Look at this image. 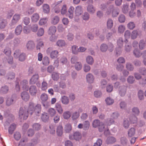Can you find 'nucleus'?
Masks as SVG:
<instances>
[{"label": "nucleus", "instance_id": "c756f323", "mask_svg": "<svg viewBox=\"0 0 146 146\" xmlns=\"http://www.w3.org/2000/svg\"><path fill=\"white\" fill-rule=\"evenodd\" d=\"M61 100L62 103L66 105L69 102V99L65 96H63L61 97Z\"/></svg>", "mask_w": 146, "mask_h": 146}, {"label": "nucleus", "instance_id": "052dcab7", "mask_svg": "<svg viewBox=\"0 0 146 146\" xmlns=\"http://www.w3.org/2000/svg\"><path fill=\"white\" fill-rule=\"evenodd\" d=\"M34 11V8L33 7H30L27 8L26 11V13L28 15H31L32 14Z\"/></svg>", "mask_w": 146, "mask_h": 146}, {"label": "nucleus", "instance_id": "f704fd0d", "mask_svg": "<svg viewBox=\"0 0 146 146\" xmlns=\"http://www.w3.org/2000/svg\"><path fill=\"white\" fill-rule=\"evenodd\" d=\"M7 21L4 19H3L0 23V29H3L7 26Z\"/></svg>", "mask_w": 146, "mask_h": 146}, {"label": "nucleus", "instance_id": "09e8293b", "mask_svg": "<svg viewBox=\"0 0 146 146\" xmlns=\"http://www.w3.org/2000/svg\"><path fill=\"white\" fill-rule=\"evenodd\" d=\"M57 45L59 47H62L64 46L65 45V42L64 40H60L57 41L56 42Z\"/></svg>", "mask_w": 146, "mask_h": 146}, {"label": "nucleus", "instance_id": "cd10ccee", "mask_svg": "<svg viewBox=\"0 0 146 146\" xmlns=\"http://www.w3.org/2000/svg\"><path fill=\"white\" fill-rule=\"evenodd\" d=\"M73 137L74 139L78 141L81 137V134L78 132H76L74 133Z\"/></svg>", "mask_w": 146, "mask_h": 146}, {"label": "nucleus", "instance_id": "ddd939ff", "mask_svg": "<svg viewBox=\"0 0 146 146\" xmlns=\"http://www.w3.org/2000/svg\"><path fill=\"white\" fill-rule=\"evenodd\" d=\"M28 81L25 80H23L21 82V86L23 90L27 91L29 90V86H28Z\"/></svg>", "mask_w": 146, "mask_h": 146}, {"label": "nucleus", "instance_id": "c85d7f7f", "mask_svg": "<svg viewBox=\"0 0 146 146\" xmlns=\"http://www.w3.org/2000/svg\"><path fill=\"white\" fill-rule=\"evenodd\" d=\"M3 52L7 56H9L11 54V49L9 47H6L4 50Z\"/></svg>", "mask_w": 146, "mask_h": 146}, {"label": "nucleus", "instance_id": "473e14b6", "mask_svg": "<svg viewBox=\"0 0 146 146\" xmlns=\"http://www.w3.org/2000/svg\"><path fill=\"white\" fill-rule=\"evenodd\" d=\"M50 62L49 58L47 56L43 57L42 60V64L45 66H47L49 64Z\"/></svg>", "mask_w": 146, "mask_h": 146}, {"label": "nucleus", "instance_id": "3c124183", "mask_svg": "<svg viewBox=\"0 0 146 146\" xmlns=\"http://www.w3.org/2000/svg\"><path fill=\"white\" fill-rule=\"evenodd\" d=\"M19 60L21 62L25 60L26 59V54L24 53H22L19 56Z\"/></svg>", "mask_w": 146, "mask_h": 146}, {"label": "nucleus", "instance_id": "4c0bfd02", "mask_svg": "<svg viewBox=\"0 0 146 146\" xmlns=\"http://www.w3.org/2000/svg\"><path fill=\"white\" fill-rule=\"evenodd\" d=\"M39 16L38 14L35 13L31 17L32 21L33 22H36L39 19Z\"/></svg>", "mask_w": 146, "mask_h": 146}, {"label": "nucleus", "instance_id": "58836bf2", "mask_svg": "<svg viewBox=\"0 0 146 146\" xmlns=\"http://www.w3.org/2000/svg\"><path fill=\"white\" fill-rule=\"evenodd\" d=\"M72 53L75 54H78L79 52V49L78 48V46L76 45H73L72 47Z\"/></svg>", "mask_w": 146, "mask_h": 146}, {"label": "nucleus", "instance_id": "603ef678", "mask_svg": "<svg viewBox=\"0 0 146 146\" xmlns=\"http://www.w3.org/2000/svg\"><path fill=\"white\" fill-rule=\"evenodd\" d=\"M63 116L64 119H68L70 117V113L69 111H65L64 113Z\"/></svg>", "mask_w": 146, "mask_h": 146}, {"label": "nucleus", "instance_id": "a211bd4d", "mask_svg": "<svg viewBox=\"0 0 146 146\" xmlns=\"http://www.w3.org/2000/svg\"><path fill=\"white\" fill-rule=\"evenodd\" d=\"M41 110V105L39 104H37L35 107L34 112L37 116H39V114Z\"/></svg>", "mask_w": 146, "mask_h": 146}, {"label": "nucleus", "instance_id": "0e129e2a", "mask_svg": "<svg viewBox=\"0 0 146 146\" xmlns=\"http://www.w3.org/2000/svg\"><path fill=\"white\" fill-rule=\"evenodd\" d=\"M52 79L54 81H57L59 78V75L58 73L54 72L52 74Z\"/></svg>", "mask_w": 146, "mask_h": 146}, {"label": "nucleus", "instance_id": "9b49d317", "mask_svg": "<svg viewBox=\"0 0 146 146\" xmlns=\"http://www.w3.org/2000/svg\"><path fill=\"white\" fill-rule=\"evenodd\" d=\"M35 46V44L34 42L32 40L29 41L26 45V47L28 50H33Z\"/></svg>", "mask_w": 146, "mask_h": 146}, {"label": "nucleus", "instance_id": "a878e982", "mask_svg": "<svg viewBox=\"0 0 146 146\" xmlns=\"http://www.w3.org/2000/svg\"><path fill=\"white\" fill-rule=\"evenodd\" d=\"M48 98V96L46 94H42L40 96V99L42 101V103L44 106H45V105L44 104V102L46 101Z\"/></svg>", "mask_w": 146, "mask_h": 146}, {"label": "nucleus", "instance_id": "f8f14e48", "mask_svg": "<svg viewBox=\"0 0 146 146\" xmlns=\"http://www.w3.org/2000/svg\"><path fill=\"white\" fill-rule=\"evenodd\" d=\"M87 81L89 83H93L94 80V78L93 75L91 73L87 74L86 76Z\"/></svg>", "mask_w": 146, "mask_h": 146}, {"label": "nucleus", "instance_id": "37998d69", "mask_svg": "<svg viewBox=\"0 0 146 146\" xmlns=\"http://www.w3.org/2000/svg\"><path fill=\"white\" fill-rule=\"evenodd\" d=\"M59 18L58 16H55L52 19L51 23L53 25L56 24L59 22Z\"/></svg>", "mask_w": 146, "mask_h": 146}, {"label": "nucleus", "instance_id": "0eeeda50", "mask_svg": "<svg viewBox=\"0 0 146 146\" xmlns=\"http://www.w3.org/2000/svg\"><path fill=\"white\" fill-rule=\"evenodd\" d=\"M39 75L38 74H35L33 75L29 81V84H34L38 82L39 79Z\"/></svg>", "mask_w": 146, "mask_h": 146}, {"label": "nucleus", "instance_id": "bf43d9fd", "mask_svg": "<svg viewBox=\"0 0 146 146\" xmlns=\"http://www.w3.org/2000/svg\"><path fill=\"white\" fill-rule=\"evenodd\" d=\"M138 98L140 100H142L144 99L143 92L141 90H139L138 92Z\"/></svg>", "mask_w": 146, "mask_h": 146}, {"label": "nucleus", "instance_id": "e433bc0d", "mask_svg": "<svg viewBox=\"0 0 146 146\" xmlns=\"http://www.w3.org/2000/svg\"><path fill=\"white\" fill-rule=\"evenodd\" d=\"M58 53V52L57 50H54L52 51L50 54V57L53 59L56 58L57 56Z\"/></svg>", "mask_w": 146, "mask_h": 146}, {"label": "nucleus", "instance_id": "6ab92c4d", "mask_svg": "<svg viewBox=\"0 0 146 146\" xmlns=\"http://www.w3.org/2000/svg\"><path fill=\"white\" fill-rule=\"evenodd\" d=\"M56 27L54 26L50 27L48 31V33L49 35H53L56 31Z\"/></svg>", "mask_w": 146, "mask_h": 146}, {"label": "nucleus", "instance_id": "9d476101", "mask_svg": "<svg viewBox=\"0 0 146 146\" xmlns=\"http://www.w3.org/2000/svg\"><path fill=\"white\" fill-rule=\"evenodd\" d=\"M21 97L23 100L25 101H28L30 98L29 94L27 92H23L21 94Z\"/></svg>", "mask_w": 146, "mask_h": 146}, {"label": "nucleus", "instance_id": "ea45409f", "mask_svg": "<svg viewBox=\"0 0 146 146\" xmlns=\"http://www.w3.org/2000/svg\"><path fill=\"white\" fill-rule=\"evenodd\" d=\"M86 62L88 64L92 65L94 63V60L93 58L91 56H88L86 58Z\"/></svg>", "mask_w": 146, "mask_h": 146}, {"label": "nucleus", "instance_id": "6e6552de", "mask_svg": "<svg viewBox=\"0 0 146 146\" xmlns=\"http://www.w3.org/2000/svg\"><path fill=\"white\" fill-rule=\"evenodd\" d=\"M35 105L34 103L32 102H29V108L27 110L28 112L31 115H32L34 112L35 110Z\"/></svg>", "mask_w": 146, "mask_h": 146}, {"label": "nucleus", "instance_id": "a18cd8bd", "mask_svg": "<svg viewBox=\"0 0 146 146\" xmlns=\"http://www.w3.org/2000/svg\"><path fill=\"white\" fill-rule=\"evenodd\" d=\"M105 101L106 104L108 105L112 104L113 102V100L110 97H107L105 100Z\"/></svg>", "mask_w": 146, "mask_h": 146}, {"label": "nucleus", "instance_id": "13d9d810", "mask_svg": "<svg viewBox=\"0 0 146 146\" xmlns=\"http://www.w3.org/2000/svg\"><path fill=\"white\" fill-rule=\"evenodd\" d=\"M133 54L137 57H139L142 54L139 50L137 49H135L133 51Z\"/></svg>", "mask_w": 146, "mask_h": 146}, {"label": "nucleus", "instance_id": "4468645a", "mask_svg": "<svg viewBox=\"0 0 146 146\" xmlns=\"http://www.w3.org/2000/svg\"><path fill=\"white\" fill-rule=\"evenodd\" d=\"M116 139L115 137L112 136L108 137L106 141V142L108 144H112L116 141Z\"/></svg>", "mask_w": 146, "mask_h": 146}, {"label": "nucleus", "instance_id": "72a5a7b5", "mask_svg": "<svg viewBox=\"0 0 146 146\" xmlns=\"http://www.w3.org/2000/svg\"><path fill=\"white\" fill-rule=\"evenodd\" d=\"M42 9L43 12L45 13H48L50 11L49 6L47 4H44L43 5Z\"/></svg>", "mask_w": 146, "mask_h": 146}, {"label": "nucleus", "instance_id": "864d4df0", "mask_svg": "<svg viewBox=\"0 0 146 146\" xmlns=\"http://www.w3.org/2000/svg\"><path fill=\"white\" fill-rule=\"evenodd\" d=\"M71 130L72 126L70 124H67L66 125L65 127V130L66 133H70Z\"/></svg>", "mask_w": 146, "mask_h": 146}, {"label": "nucleus", "instance_id": "8fccbe9b", "mask_svg": "<svg viewBox=\"0 0 146 146\" xmlns=\"http://www.w3.org/2000/svg\"><path fill=\"white\" fill-rule=\"evenodd\" d=\"M127 82L129 84H133L135 81V79L133 76H129L127 78Z\"/></svg>", "mask_w": 146, "mask_h": 146}, {"label": "nucleus", "instance_id": "c9c22d12", "mask_svg": "<svg viewBox=\"0 0 146 146\" xmlns=\"http://www.w3.org/2000/svg\"><path fill=\"white\" fill-rule=\"evenodd\" d=\"M59 62L62 65H66L67 62L68 60L66 57L63 56L60 59Z\"/></svg>", "mask_w": 146, "mask_h": 146}, {"label": "nucleus", "instance_id": "4be33fe9", "mask_svg": "<svg viewBox=\"0 0 146 146\" xmlns=\"http://www.w3.org/2000/svg\"><path fill=\"white\" fill-rule=\"evenodd\" d=\"M49 117L47 113H44L42 114L41 116V119L44 122H47L49 120Z\"/></svg>", "mask_w": 146, "mask_h": 146}, {"label": "nucleus", "instance_id": "de8ad7c7", "mask_svg": "<svg viewBox=\"0 0 146 146\" xmlns=\"http://www.w3.org/2000/svg\"><path fill=\"white\" fill-rule=\"evenodd\" d=\"M33 128L35 130L38 131L40 129L41 125L39 123H35L33 125Z\"/></svg>", "mask_w": 146, "mask_h": 146}, {"label": "nucleus", "instance_id": "c03bdc74", "mask_svg": "<svg viewBox=\"0 0 146 146\" xmlns=\"http://www.w3.org/2000/svg\"><path fill=\"white\" fill-rule=\"evenodd\" d=\"M135 132V129L134 128H131L129 129L128 131V136L130 137H131L133 136Z\"/></svg>", "mask_w": 146, "mask_h": 146}, {"label": "nucleus", "instance_id": "49530a36", "mask_svg": "<svg viewBox=\"0 0 146 146\" xmlns=\"http://www.w3.org/2000/svg\"><path fill=\"white\" fill-rule=\"evenodd\" d=\"M75 69L77 70H80L82 68V65L80 62H78L75 64Z\"/></svg>", "mask_w": 146, "mask_h": 146}, {"label": "nucleus", "instance_id": "f257e3e1", "mask_svg": "<svg viewBox=\"0 0 146 146\" xmlns=\"http://www.w3.org/2000/svg\"><path fill=\"white\" fill-rule=\"evenodd\" d=\"M137 121V117L134 115H132L129 118L124 119L123 123V126L125 128H128L130 124L129 121L131 123L134 124L136 123Z\"/></svg>", "mask_w": 146, "mask_h": 146}, {"label": "nucleus", "instance_id": "7c9ffc66", "mask_svg": "<svg viewBox=\"0 0 146 146\" xmlns=\"http://www.w3.org/2000/svg\"><path fill=\"white\" fill-rule=\"evenodd\" d=\"M9 90V88L6 85H5L4 86H2L0 89L1 92L3 94H7Z\"/></svg>", "mask_w": 146, "mask_h": 146}, {"label": "nucleus", "instance_id": "39448f33", "mask_svg": "<svg viewBox=\"0 0 146 146\" xmlns=\"http://www.w3.org/2000/svg\"><path fill=\"white\" fill-rule=\"evenodd\" d=\"M29 92L31 95L32 96H35L37 92V90L35 86L32 85L29 88Z\"/></svg>", "mask_w": 146, "mask_h": 146}, {"label": "nucleus", "instance_id": "5701e85b", "mask_svg": "<svg viewBox=\"0 0 146 146\" xmlns=\"http://www.w3.org/2000/svg\"><path fill=\"white\" fill-rule=\"evenodd\" d=\"M102 122H100V121L98 119H96L94 120L92 123V126L94 128L98 127Z\"/></svg>", "mask_w": 146, "mask_h": 146}, {"label": "nucleus", "instance_id": "aec40b11", "mask_svg": "<svg viewBox=\"0 0 146 146\" xmlns=\"http://www.w3.org/2000/svg\"><path fill=\"white\" fill-rule=\"evenodd\" d=\"M88 11L90 13L93 14L96 11L95 8L92 5H88L87 7Z\"/></svg>", "mask_w": 146, "mask_h": 146}, {"label": "nucleus", "instance_id": "680f3d73", "mask_svg": "<svg viewBox=\"0 0 146 146\" xmlns=\"http://www.w3.org/2000/svg\"><path fill=\"white\" fill-rule=\"evenodd\" d=\"M48 112L50 115L52 117L56 114V111L54 108H51L48 110Z\"/></svg>", "mask_w": 146, "mask_h": 146}, {"label": "nucleus", "instance_id": "423d86ee", "mask_svg": "<svg viewBox=\"0 0 146 146\" xmlns=\"http://www.w3.org/2000/svg\"><path fill=\"white\" fill-rule=\"evenodd\" d=\"M127 87L124 86H120L119 88V94L121 97L124 96L126 92Z\"/></svg>", "mask_w": 146, "mask_h": 146}, {"label": "nucleus", "instance_id": "412c9836", "mask_svg": "<svg viewBox=\"0 0 146 146\" xmlns=\"http://www.w3.org/2000/svg\"><path fill=\"white\" fill-rule=\"evenodd\" d=\"M23 29V28L21 25H19L17 26L15 30V34L17 35H19L20 34Z\"/></svg>", "mask_w": 146, "mask_h": 146}, {"label": "nucleus", "instance_id": "4d7b16f0", "mask_svg": "<svg viewBox=\"0 0 146 146\" xmlns=\"http://www.w3.org/2000/svg\"><path fill=\"white\" fill-rule=\"evenodd\" d=\"M126 68L130 71H132L134 68L133 65L129 63H127L126 64Z\"/></svg>", "mask_w": 146, "mask_h": 146}, {"label": "nucleus", "instance_id": "bb28decb", "mask_svg": "<svg viewBox=\"0 0 146 146\" xmlns=\"http://www.w3.org/2000/svg\"><path fill=\"white\" fill-rule=\"evenodd\" d=\"M16 127L15 124L13 123L10 126L9 129V133L10 134H12L13 133Z\"/></svg>", "mask_w": 146, "mask_h": 146}, {"label": "nucleus", "instance_id": "7ed1b4c3", "mask_svg": "<svg viewBox=\"0 0 146 146\" xmlns=\"http://www.w3.org/2000/svg\"><path fill=\"white\" fill-rule=\"evenodd\" d=\"M20 19V15L15 14L13 16L12 19L9 25L11 29L15 27V25Z\"/></svg>", "mask_w": 146, "mask_h": 146}, {"label": "nucleus", "instance_id": "5fc2aeb1", "mask_svg": "<svg viewBox=\"0 0 146 146\" xmlns=\"http://www.w3.org/2000/svg\"><path fill=\"white\" fill-rule=\"evenodd\" d=\"M119 13L118 9H114L112 12V16L113 17H116L118 15Z\"/></svg>", "mask_w": 146, "mask_h": 146}, {"label": "nucleus", "instance_id": "2eb2a0df", "mask_svg": "<svg viewBox=\"0 0 146 146\" xmlns=\"http://www.w3.org/2000/svg\"><path fill=\"white\" fill-rule=\"evenodd\" d=\"M15 76V74L14 72H8L6 75L7 79L9 80H13Z\"/></svg>", "mask_w": 146, "mask_h": 146}, {"label": "nucleus", "instance_id": "79ce46f5", "mask_svg": "<svg viewBox=\"0 0 146 146\" xmlns=\"http://www.w3.org/2000/svg\"><path fill=\"white\" fill-rule=\"evenodd\" d=\"M114 6L113 5H108L106 13L108 15H110L111 11L114 9Z\"/></svg>", "mask_w": 146, "mask_h": 146}, {"label": "nucleus", "instance_id": "b1692460", "mask_svg": "<svg viewBox=\"0 0 146 146\" xmlns=\"http://www.w3.org/2000/svg\"><path fill=\"white\" fill-rule=\"evenodd\" d=\"M63 128L62 126L59 125L58 126L56 129V133L58 136H61L63 133Z\"/></svg>", "mask_w": 146, "mask_h": 146}, {"label": "nucleus", "instance_id": "dca6fc26", "mask_svg": "<svg viewBox=\"0 0 146 146\" xmlns=\"http://www.w3.org/2000/svg\"><path fill=\"white\" fill-rule=\"evenodd\" d=\"M74 9V8L73 7L71 6L68 9V13L67 15V16L70 19H72L73 17Z\"/></svg>", "mask_w": 146, "mask_h": 146}, {"label": "nucleus", "instance_id": "6e6d98bb", "mask_svg": "<svg viewBox=\"0 0 146 146\" xmlns=\"http://www.w3.org/2000/svg\"><path fill=\"white\" fill-rule=\"evenodd\" d=\"M94 96L96 98H99L101 97L102 95V93L100 90H96L94 92Z\"/></svg>", "mask_w": 146, "mask_h": 146}, {"label": "nucleus", "instance_id": "1a4fd4ad", "mask_svg": "<svg viewBox=\"0 0 146 146\" xmlns=\"http://www.w3.org/2000/svg\"><path fill=\"white\" fill-rule=\"evenodd\" d=\"M83 9L81 6H77L75 10V14L76 16H79L83 13Z\"/></svg>", "mask_w": 146, "mask_h": 146}, {"label": "nucleus", "instance_id": "e2e57ef3", "mask_svg": "<svg viewBox=\"0 0 146 146\" xmlns=\"http://www.w3.org/2000/svg\"><path fill=\"white\" fill-rule=\"evenodd\" d=\"M118 20L120 23H124L125 20V16L123 15H120L118 17Z\"/></svg>", "mask_w": 146, "mask_h": 146}, {"label": "nucleus", "instance_id": "20e7f679", "mask_svg": "<svg viewBox=\"0 0 146 146\" xmlns=\"http://www.w3.org/2000/svg\"><path fill=\"white\" fill-rule=\"evenodd\" d=\"M16 96L15 95H13L11 97L8 98L6 102V104L8 106L13 105L16 102Z\"/></svg>", "mask_w": 146, "mask_h": 146}, {"label": "nucleus", "instance_id": "f3484780", "mask_svg": "<svg viewBox=\"0 0 146 146\" xmlns=\"http://www.w3.org/2000/svg\"><path fill=\"white\" fill-rule=\"evenodd\" d=\"M55 108L58 112L60 114H61L63 112V109L61 104L60 103H57L55 104Z\"/></svg>", "mask_w": 146, "mask_h": 146}, {"label": "nucleus", "instance_id": "2f4dec72", "mask_svg": "<svg viewBox=\"0 0 146 146\" xmlns=\"http://www.w3.org/2000/svg\"><path fill=\"white\" fill-rule=\"evenodd\" d=\"M113 21L110 19H109L107 22V28L108 29H111L113 26Z\"/></svg>", "mask_w": 146, "mask_h": 146}, {"label": "nucleus", "instance_id": "a19ab883", "mask_svg": "<svg viewBox=\"0 0 146 146\" xmlns=\"http://www.w3.org/2000/svg\"><path fill=\"white\" fill-rule=\"evenodd\" d=\"M90 125L89 122L88 121H85L83 124V129L85 130H88L89 128Z\"/></svg>", "mask_w": 146, "mask_h": 146}, {"label": "nucleus", "instance_id": "338daca9", "mask_svg": "<svg viewBox=\"0 0 146 146\" xmlns=\"http://www.w3.org/2000/svg\"><path fill=\"white\" fill-rule=\"evenodd\" d=\"M135 24L134 22H131L128 23L127 25L128 28L131 30H132L135 27Z\"/></svg>", "mask_w": 146, "mask_h": 146}, {"label": "nucleus", "instance_id": "393cba45", "mask_svg": "<svg viewBox=\"0 0 146 146\" xmlns=\"http://www.w3.org/2000/svg\"><path fill=\"white\" fill-rule=\"evenodd\" d=\"M100 49L101 52H105L108 50V46L106 44L103 43L101 45Z\"/></svg>", "mask_w": 146, "mask_h": 146}, {"label": "nucleus", "instance_id": "f03ea898", "mask_svg": "<svg viewBox=\"0 0 146 146\" xmlns=\"http://www.w3.org/2000/svg\"><path fill=\"white\" fill-rule=\"evenodd\" d=\"M29 113L25 108H20L19 111V116L21 119L26 120L28 118Z\"/></svg>", "mask_w": 146, "mask_h": 146}, {"label": "nucleus", "instance_id": "774afa93", "mask_svg": "<svg viewBox=\"0 0 146 146\" xmlns=\"http://www.w3.org/2000/svg\"><path fill=\"white\" fill-rule=\"evenodd\" d=\"M90 18V15L87 12H85L82 16L83 19L85 21H88Z\"/></svg>", "mask_w": 146, "mask_h": 146}, {"label": "nucleus", "instance_id": "69168bd1", "mask_svg": "<svg viewBox=\"0 0 146 146\" xmlns=\"http://www.w3.org/2000/svg\"><path fill=\"white\" fill-rule=\"evenodd\" d=\"M139 71L142 75H146V68L140 67L139 69Z\"/></svg>", "mask_w": 146, "mask_h": 146}]
</instances>
